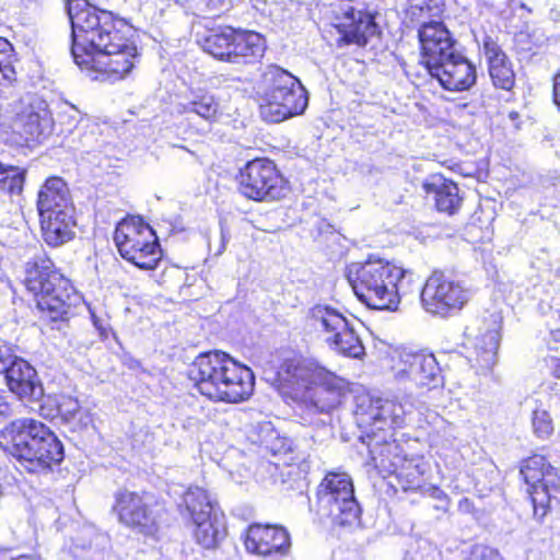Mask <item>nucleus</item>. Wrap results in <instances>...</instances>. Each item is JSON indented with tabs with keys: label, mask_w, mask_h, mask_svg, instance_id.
I'll use <instances>...</instances> for the list:
<instances>
[{
	"label": "nucleus",
	"mask_w": 560,
	"mask_h": 560,
	"mask_svg": "<svg viewBox=\"0 0 560 560\" xmlns=\"http://www.w3.org/2000/svg\"><path fill=\"white\" fill-rule=\"evenodd\" d=\"M21 1L23 2V4L26 8H28V7L33 5V4L34 5H38L42 2V0H21Z\"/></svg>",
	"instance_id": "52"
},
{
	"label": "nucleus",
	"mask_w": 560,
	"mask_h": 560,
	"mask_svg": "<svg viewBox=\"0 0 560 560\" xmlns=\"http://www.w3.org/2000/svg\"><path fill=\"white\" fill-rule=\"evenodd\" d=\"M423 189L427 194L433 195L435 207L440 212L453 214L462 205L463 198L459 196L458 186L442 175L430 176L423 183Z\"/></svg>",
	"instance_id": "27"
},
{
	"label": "nucleus",
	"mask_w": 560,
	"mask_h": 560,
	"mask_svg": "<svg viewBox=\"0 0 560 560\" xmlns=\"http://www.w3.org/2000/svg\"><path fill=\"white\" fill-rule=\"evenodd\" d=\"M419 40L422 62L428 70L457 51L455 40L442 22H423L419 30Z\"/></svg>",
	"instance_id": "21"
},
{
	"label": "nucleus",
	"mask_w": 560,
	"mask_h": 560,
	"mask_svg": "<svg viewBox=\"0 0 560 560\" xmlns=\"http://www.w3.org/2000/svg\"><path fill=\"white\" fill-rule=\"evenodd\" d=\"M180 108L184 114H195L206 121H213L218 116L220 105L211 93L199 90L192 92L190 98L180 104Z\"/></svg>",
	"instance_id": "31"
},
{
	"label": "nucleus",
	"mask_w": 560,
	"mask_h": 560,
	"mask_svg": "<svg viewBox=\"0 0 560 560\" xmlns=\"http://www.w3.org/2000/svg\"><path fill=\"white\" fill-rule=\"evenodd\" d=\"M25 285L34 294L37 307L51 320L67 319L81 300L46 255L35 256L27 262Z\"/></svg>",
	"instance_id": "5"
},
{
	"label": "nucleus",
	"mask_w": 560,
	"mask_h": 560,
	"mask_svg": "<svg viewBox=\"0 0 560 560\" xmlns=\"http://www.w3.org/2000/svg\"><path fill=\"white\" fill-rule=\"evenodd\" d=\"M210 11L215 13L228 12L234 3V0H205Z\"/></svg>",
	"instance_id": "47"
},
{
	"label": "nucleus",
	"mask_w": 560,
	"mask_h": 560,
	"mask_svg": "<svg viewBox=\"0 0 560 560\" xmlns=\"http://www.w3.org/2000/svg\"><path fill=\"white\" fill-rule=\"evenodd\" d=\"M431 497L436 500V504L434 505V509L436 511H441L443 513L448 511L451 500L443 490L439 488H433L431 490Z\"/></svg>",
	"instance_id": "45"
},
{
	"label": "nucleus",
	"mask_w": 560,
	"mask_h": 560,
	"mask_svg": "<svg viewBox=\"0 0 560 560\" xmlns=\"http://www.w3.org/2000/svg\"><path fill=\"white\" fill-rule=\"evenodd\" d=\"M233 40L231 62H252L262 57L266 44L260 34L234 30Z\"/></svg>",
	"instance_id": "30"
},
{
	"label": "nucleus",
	"mask_w": 560,
	"mask_h": 560,
	"mask_svg": "<svg viewBox=\"0 0 560 560\" xmlns=\"http://www.w3.org/2000/svg\"><path fill=\"white\" fill-rule=\"evenodd\" d=\"M57 407L58 413L65 422L73 424L75 428L88 424L89 416L82 411L77 398L61 396Z\"/></svg>",
	"instance_id": "37"
},
{
	"label": "nucleus",
	"mask_w": 560,
	"mask_h": 560,
	"mask_svg": "<svg viewBox=\"0 0 560 560\" xmlns=\"http://www.w3.org/2000/svg\"><path fill=\"white\" fill-rule=\"evenodd\" d=\"M89 311H90L91 318H92L94 327L100 331V335L102 336V338H107L108 337V323H107V320L97 317L95 312L92 311L91 308H89Z\"/></svg>",
	"instance_id": "48"
},
{
	"label": "nucleus",
	"mask_w": 560,
	"mask_h": 560,
	"mask_svg": "<svg viewBox=\"0 0 560 560\" xmlns=\"http://www.w3.org/2000/svg\"><path fill=\"white\" fill-rule=\"evenodd\" d=\"M0 445L28 472L49 471L63 459V446L56 434L43 422L22 418L5 425L0 432Z\"/></svg>",
	"instance_id": "2"
},
{
	"label": "nucleus",
	"mask_w": 560,
	"mask_h": 560,
	"mask_svg": "<svg viewBox=\"0 0 560 560\" xmlns=\"http://www.w3.org/2000/svg\"><path fill=\"white\" fill-rule=\"evenodd\" d=\"M113 39L106 42L88 58L79 59L78 66L95 73L93 80L118 81L126 78L135 68L138 51L137 47L126 36L113 34Z\"/></svg>",
	"instance_id": "10"
},
{
	"label": "nucleus",
	"mask_w": 560,
	"mask_h": 560,
	"mask_svg": "<svg viewBox=\"0 0 560 560\" xmlns=\"http://www.w3.org/2000/svg\"><path fill=\"white\" fill-rule=\"evenodd\" d=\"M346 277L358 299L375 310L395 311L400 294L416 282L415 273L384 259H368L347 267Z\"/></svg>",
	"instance_id": "3"
},
{
	"label": "nucleus",
	"mask_w": 560,
	"mask_h": 560,
	"mask_svg": "<svg viewBox=\"0 0 560 560\" xmlns=\"http://www.w3.org/2000/svg\"><path fill=\"white\" fill-rule=\"evenodd\" d=\"M311 316L327 334L326 342L334 351L353 359L363 358L365 349L355 331L353 319H348L338 310L322 304L311 310Z\"/></svg>",
	"instance_id": "13"
},
{
	"label": "nucleus",
	"mask_w": 560,
	"mask_h": 560,
	"mask_svg": "<svg viewBox=\"0 0 560 560\" xmlns=\"http://www.w3.org/2000/svg\"><path fill=\"white\" fill-rule=\"evenodd\" d=\"M114 241L121 257L140 269H154L161 258L155 232L140 218L132 217L120 221L116 226Z\"/></svg>",
	"instance_id": "9"
},
{
	"label": "nucleus",
	"mask_w": 560,
	"mask_h": 560,
	"mask_svg": "<svg viewBox=\"0 0 560 560\" xmlns=\"http://www.w3.org/2000/svg\"><path fill=\"white\" fill-rule=\"evenodd\" d=\"M233 37L234 28L232 27L213 31L203 39V50L219 60L231 62Z\"/></svg>",
	"instance_id": "32"
},
{
	"label": "nucleus",
	"mask_w": 560,
	"mask_h": 560,
	"mask_svg": "<svg viewBox=\"0 0 560 560\" xmlns=\"http://www.w3.org/2000/svg\"><path fill=\"white\" fill-rule=\"evenodd\" d=\"M15 60L14 49L12 44L0 37V72L3 79L12 82L15 80V71L13 69V61Z\"/></svg>",
	"instance_id": "40"
},
{
	"label": "nucleus",
	"mask_w": 560,
	"mask_h": 560,
	"mask_svg": "<svg viewBox=\"0 0 560 560\" xmlns=\"http://www.w3.org/2000/svg\"><path fill=\"white\" fill-rule=\"evenodd\" d=\"M11 560H39V559L34 556L23 555V556L12 558Z\"/></svg>",
	"instance_id": "51"
},
{
	"label": "nucleus",
	"mask_w": 560,
	"mask_h": 560,
	"mask_svg": "<svg viewBox=\"0 0 560 560\" xmlns=\"http://www.w3.org/2000/svg\"><path fill=\"white\" fill-rule=\"evenodd\" d=\"M390 372L394 381L407 389L431 390L443 385L442 370L432 353L395 351Z\"/></svg>",
	"instance_id": "11"
},
{
	"label": "nucleus",
	"mask_w": 560,
	"mask_h": 560,
	"mask_svg": "<svg viewBox=\"0 0 560 560\" xmlns=\"http://www.w3.org/2000/svg\"><path fill=\"white\" fill-rule=\"evenodd\" d=\"M196 528L194 537L196 542L205 549H214L225 536L224 515L221 512L214 514H198L192 521Z\"/></svg>",
	"instance_id": "28"
},
{
	"label": "nucleus",
	"mask_w": 560,
	"mask_h": 560,
	"mask_svg": "<svg viewBox=\"0 0 560 560\" xmlns=\"http://www.w3.org/2000/svg\"><path fill=\"white\" fill-rule=\"evenodd\" d=\"M408 2L407 13L415 20L420 21L427 16L438 15L441 9V0H406Z\"/></svg>",
	"instance_id": "39"
},
{
	"label": "nucleus",
	"mask_w": 560,
	"mask_h": 560,
	"mask_svg": "<svg viewBox=\"0 0 560 560\" xmlns=\"http://www.w3.org/2000/svg\"><path fill=\"white\" fill-rule=\"evenodd\" d=\"M240 191L255 201L279 200L285 196L287 186L272 161L255 159L240 172Z\"/></svg>",
	"instance_id": "14"
},
{
	"label": "nucleus",
	"mask_w": 560,
	"mask_h": 560,
	"mask_svg": "<svg viewBox=\"0 0 560 560\" xmlns=\"http://www.w3.org/2000/svg\"><path fill=\"white\" fill-rule=\"evenodd\" d=\"M482 50L494 86L505 91L512 90L515 84V73L509 57L490 36L483 37Z\"/></svg>",
	"instance_id": "24"
},
{
	"label": "nucleus",
	"mask_w": 560,
	"mask_h": 560,
	"mask_svg": "<svg viewBox=\"0 0 560 560\" xmlns=\"http://www.w3.org/2000/svg\"><path fill=\"white\" fill-rule=\"evenodd\" d=\"M552 337L556 339V340H560V330H557V331H552L551 332Z\"/></svg>",
	"instance_id": "53"
},
{
	"label": "nucleus",
	"mask_w": 560,
	"mask_h": 560,
	"mask_svg": "<svg viewBox=\"0 0 560 560\" xmlns=\"http://www.w3.org/2000/svg\"><path fill=\"white\" fill-rule=\"evenodd\" d=\"M428 71L448 91L469 90L477 78L475 66L458 51L431 67Z\"/></svg>",
	"instance_id": "20"
},
{
	"label": "nucleus",
	"mask_w": 560,
	"mask_h": 560,
	"mask_svg": "<svg viewBox=\"0 0 560 560\" xmlns=\"http://www.w3.org/2000/svg\"><path fill=\"white\" fill-rule=\"evenodd\" d=\"M339 43L366 45L369 38L378 34L374 16L366 11L351 9L346 11L340 22L335 24Z\"/></svg>",
	"instance_id": "22"
},
{
	"label": "nucleus",
	"mask_w": 560,
	"mask_h": 560,
	"mask_svg": "<svg viewBox=\"0 0 560 560\" xmlns=\"http://www.w3.org/2000/svg\"><path fill=\"white\" fill-rule=\"evenodd\" d=\"M412 408L413 404L409 400L401 402L366 395L358 398L355 415L361 424L384 430L385 427H401Z\"/></svg>",
	"instance_id": "15"
},
{
	"label": "nucleus",
	"mask_w": 560,
	"mask_h": 560,
	"mask_svg": "<svg viewBox=\"0 0 560 560\" xmlns=\"http://www.w3.org/2000/svg\"><path fill=\"white\" fill-rule=\"evenodd\" d=\"M550 362H551V364H553V366H555V372H553L555 376H556V377H558V378H560V359H558V358H551V359H550Z\"/></svg>",
	"instance_id": "50"
},
{
	"label": "nucleus",
	"mask_w": 560,
	"mask_h": 560,
	"mask_svg": "<svg viewBox=\"0 0 560 560\" xmlns=\"http://www.w3.org/2000/svg\"><path fill=\"white\" fill-rule=\"evenodd\" d=\"M195 388L213 401L240 402L254 390L250 369L222 351H209L195 358L187 371Z\"/></svg>",
	"instance_id": "1"
},
{
	"label": "nucleus",
	"mask_w": 560,
	"mask_h": 560,
	"mask_svg": "<svg viewBox=\"0 0 560 560\" xmlns=\"http://www.w3.org/2000/svg\"><path fill=\"white\" fill-rule=\"evenodd\" d=\"M259 444L264 445L267 450L276 453V448L272 444V440H278V433L273 430L270 422H264L258 425Z\"/></svg>",
	"instance_id": "43"
},
{
	"label": "nucleus",
	"mask_w": 560,
	"mask_h": 560,
	"mask_svg": "<svg viewBox=\"0 0 560 560\" xmlns=\"http://www.w3.org/2000/svg\"><path fill=\"white\" fill-rule=\"evenodd\" d=\"M114 512L118 521L139 534L151 536L158 530L156 517L144 497L129 490L115 494Z\"/></svg>",
	"instance_id": "16"
},
{
	"label": "nucleus",
	"mask_w": 560,
	"mask_h": 560,
	"mask_svg": "<svg viewBox=\"0 0 560 560\" xmlns=\"http://www.w3.org/2000/svg\"><path fill=\"white\" fill-rule=\"evenodd\" d=\"M468 560H503L498 551L486 547L475 546L470 552Z\"/></svg>",
	"instance_id": "44"
},
{
	"label": "nucleus",
	"mask_w": 560,
	"mask_h": 560,
	"mask_svg": "<svg viewBox=\"0 0 560 560\" xmlns=\"http://www.w3.org/2000/svg\"><path fill=\"white\" fill-rule=\"evenodd\" d=\"M279 374L296 398L318 412L337 407L347 388L343 378L310 360H287Z\"/></svg>",
	"instance_id": "4"
},
{
	"label": "nucleus",
	"mask_w": 560,
	"mask_h": 560,
	"mask_svg": "<svg viewBox=\"0 0 560 560\" xmlns=\"http://www.w3.org/2000/svg\"><path fill=\"white\" fill-rule=\"evenodd\" d=\"M4 374L10 390L21 399L39 400L43 397L44 388L37 372L25 360L14 357Z\"/></svg>",
	"instance_id": "23"
},
{
	"label": "nucleus",
	"mask_w": 560,
	"mask_h": 560,
	"mask_svg": "<svg viewBox=\"0 0 560 560\" xmlns=\"http://www.w3.org/2000/svg\"><path fill=\"white\" fill-rule=\"evenodd\" d=\"M501 319L498 314L482 318L471 340L469 362L478 373H487L495 365L500 345Z\"/></svg>",
	"instance_id": "18"
},
{
	"label": "nucleus",
	"mask_w": 560,
	"mask_h": 560,
	"mask_svg": "<svg viewBox=\"0 0 560 560\" xmlns=\"http://www.w3.org/2000/svg\"><path fill=\"white\" fill-rule=\"evenodd\" d=\"M13 359L12 349L5 343H0V373H4L8 370Z\"/></svg>",
	"instance_id": "46"
},
{
	"label": "nucleus",
	"mask_w": 560,
	"mask_h": 560,
	"mask_svg": "<svg viewBox=\"0 0 560 560\" xmlns=\"http://www.w3.org/2000/svg\"><path fill=\"white\" fill-rule=\"evenodd\" d=\"M532 422L534 432L541 439L550 436L553 432L552 419L545 409H535Z\"/></svg>",
	"instance_id": "42"
},
{
	"label": "nucleus",
	"mask_w": 560,
	"mask_h": 560,
	"mask_svg": "<svg viewBox=\"0 0 560 560\" xmlns=\"http://www.w3.org/2000/svg\"><path fill=\"white\" fill-rule=\"evenodd\" d=\"M390 474L396 475L401 488L407 491L421 486L424 470L418 460L404 458Z\"/></svg>",
	"instance_id": "35"
},
{
	"label": "nucleus",
	"mask_w": 560,
	"mask_h": 560,
	"mask_svg": "<svg viewBox=\"0 0 560 560\" xmlns=\"http://www.w3.org/2000/svg\"><path fill=\"white\" fill-rule=\"evenodd\" d=\"M318 513L332 524L351 526L361 515L352 480L345 472H328L317 489Z\"/></svg>",
	"instance_id": "8"
},
{
	"label": "nucleus",
	"mask_w": 560,
	"mask_h": 560,
	"mask_svg": "<svg viewBox=\"0 0 560 560\" xmlns=\"http://www.w3.org/2000/svg\"><path fill=\"white\" fill-rule=\"evenodd\" d=\"M369 452L375 467L392 472L405 458L400 455V447L396 441L380 443L374 441L369 444Z\"/></svg>",
	"instance_id": "33"
},
{
	"label": "nucleus",
	"mask_w": 560,
	"mask_h": 560,
	"mask_svg": "<svg viewBox=\"0 0 560 560\" xmlns=\"http://www.w3.org/2000/svg\"><path fill=\"white\" fill-rule=\"evenodd\" d=\"M24 185V171L5 166L0 162V189L10 195H19Z\"/></svg>",
	"instance_id": "38"
},
{
	"label": "nucleus",
	"mask_w": 560,
	"mask_h": 560,
	"mask_svg": "<svg viewBox=\"0 0 560 560\" xmlns=\"http://www.w3.org/2000/svg\"><path fill=\"white\" fill-rule=\"evenodd\" d=\"M260 116L269 122H281L301 115L308 105V93L300 80L278 66H269L262 74Z\"/></svg>",
	"instance_id": "7"
},
{
	"label": "nucleus",
	"mask_w": 560,
	"mask_h": 560,
	"mask_svg": "<svg viewBox=\"0 0 560 560\" xmlns=\"http://www.w3.org/2000/svg\"><path fill=\"white\" fill-rule=\"evenodd\" d=\"M67 11L72 28L71 54L74 62L88 58L110 42L113 34H120L116 22L108 11L98 10L86 0H68Z\"/></svg>",
	"instance_id": "6"
},
{
	"label": "nucleus",
	"mask_w": 560,
	"mask_h": 560,
	"mask_svg": "<svg viewBox=\"0 0 560 560\" xmlns=\"http://www.w3.org/2000/svg\"><path fill=\"white\" fill-rule=\"evenodd\" d=\"M184 503L192 521L197 520L198 514L208 516V514L220 512L219 509L213 505L207 491L199 487H190L185 492Z\"/></svg>",
	"instance_id": "34"
},
{
	"label": "nucleus",
	"mask_w": 560,
	"mask_h": 560,
	"mask_svg": "<svg viewBox=\"0 0 560 560\" xmlns=\"http://www.w3.org/2000/svg\"><path fill=\"white\" fill-rule=\"evenodd\" d=\"M550 467L547 459L541 455L530 456L523 462L520 474L528 486V492L535 490L536 485L542 481Z\"/></svg>",
	"instance_id": "36"
},
{
	"label": "nucleus",
	"mask_w": 560,
	"mask_h": 560,
	"mask_svg": "<svg viewBox=\"0 0 560 560\" xmlns=\"http://www.w3.org/2000/svg\"><path fill=\"white\" fill-rule=\"evenodd\" d=\"M54 120L48 105L44 100L33 97L28 104L16 114L13 121L14 132L21 135L26 142L42 141L51 133Z\"/></svg>",
	"instance_id": "19"
},
{
	"label": "nucleus",
	"mask_w": 560,
	"mask_h": 560,
	"mask_svg": "<svg viewBox=\"0 0 560 560\" xmlns=\"http://www.w3.org/2000/svg\"><path fill=\"white\" fill-rule=\"evenodd\" d=\"M39 217L43 236L48 245L59 246L72 240L75 224L74 211L59 210V213L52 211Z\"/></svg>",
	"instance_id": "26"
},
{
	"label": "nucleus",
	"mask_w": 560,
	"mask_h": 560,
	"mask_svg": "<svg viewBox=\"0 0 560 560\" xmlns=\"http://www.w3.org/2000/svg\"><path fill=\"white\" fill-rule=\"evenodd\" d=\"M248 552L271 560H282L291 552V537L282 526L253 524L247 529Z\"/></svg>",
	"instance_id": "17"
},
{
	"label": "nucleus",
	"mask_w": 560,
	"mask_h": 560,
	"mask_svg": "<svg viewBox=\"0 0 560 560\" xmlns=\"http://www.w3.org/2000/svg\"><path fill=\"white\" fill-rule=\"evenodd\" d=\"M560 477L552 467L547 470L542 481L536 485L535 490H529V495L534 509V517L542 521L547 515L552 500L559 501Z\"/></svg>",
	"instance_id": "29"
},
{
	"label": "nucleus",
	"mask_w": 560,
	"mask_h": 560,
	"mask_svg": "<svg viewBox=\"0 0 560 560\" xmlns=\"http://www.w3.org/2000/svg\"><path fill=\"white\" fill-rule=\"evenodd\" d=\"M471 289L462 281L435 270L427 279L420 294L423 308L433 315L446 317L459 312L472 298Z\"/></svg>",
	"instance_id": "12"
},
{
	"label": "nucleus",
	"mask_w": 560,
	"mask_h": 560,
	"mask_svg": "<svg viewBox=\"0 0 560 560\" xmlns=\"http://www.w3.org/2000/svg\"><path fill=\"white\" fill-rule=\"evenodd\" d=\"M37 210L39 215L59 210L74 211L70 190L60 177L48 178L38 191Z\"/></svg>",
	"instance_id": "25"
},
{
	"label": "nucleus",
	"mask_w": 560,
	"mask_h": 560,
	"mask_svg": "<svg viewBox=\"0 0 560 560\" xmlns=\"http://www.w3.org/2000/svg\"><path fill=\"white\" fill-rule=\"evenodd\" d=\"M308 470L305 463L301 465L290 464L281 471L282 482L288 483L289 488H301Z\"/></svg>",
	"instance_id": "41"
},
{
	"label": "nucleus",
	"mask_w": 560,
	"mask_h": 560,
	"mask_svg": "<svg viewBox=\"0 0 560 560\" xmlns=\"http://www.w3.org/2000/svg\"><path fill=\"white\" fill-rule=\"evenodd\" d=\"M475 510L474 502L468 498H463L458 502V511L463 514H471Z\"/></svg>",
	"instance_id": "49"
}]
</instances>
